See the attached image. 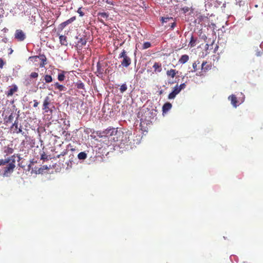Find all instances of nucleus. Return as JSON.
Listing matches in <instances>:
<instances>
[{
    "mask_svg": "<svg viewBox=\"0 0 263 263\" xmlns=\"http://www.w3.org/2000/svg\"><path fill=\"white\" fill-rule=\"evenodd\" d=\"M162 23H167L168 22H171L169 23V25L167 26V27L170 26L171 28H174V27L176 26V23L173 20L172 17H162ZM165 27H167V26H165Z\"/></svg>",
    "mask_w": 263,
    "mask_h": 263,
    "instance_id": "f8f14e48",
    "label": "nucleus"
},
{
    "mask_svg": "<svg viewBox=\"0 0 263 263\" xmlns=\"http://www.w3.org/2000/svg\"><path fill=\"white\" fill-rule=\"evenodd\" d=\"M201 72H200L199 73V74H198V73H196V75H197V76H201Z\"/></svg>",
    "mask_w": 263,
    "mask_h": 263,
    "instance_id": "de8ad7c7",
    "label": "nucleus"
},
{
    "mask_svg": "<svg viewBox=\"0 0 263 263\" xmlns=\"http://www.w3.org/2000/svg\"><path fill=\"white\" fill-rule=\"evenodd\" d=\"M71 151H74V149L73 148H71Z\"/></svg>",
    "mask_w": 263,
    "mask_h": 263,
    "instance_id": "8fccbe9b",
    "label": "nucleus"
},
{
    "mask_svg": "<svg viewBox=\"0 0 263 263\" xmlns=\"http://www.w3.org/2000/svg\"><path fill=\"white\" fill-rule=\"evenodd\" d=\"M54 85L59 91H65L67 89L65 86L60 84L58 82L55 83Z\"/></svg>",
    "mask_w": 263,
    "mask_h": 263,
    "instance_id": "4be33fe9",
    "label": "nucleus"
},
{
    "mask_svg": "<svg viewBox=\"0 0 263 263\" xmlns=\"http://www.w3.org/2000/svg\"><path fill=\"white\" fill-rule=\"evenodd\" d=\"M151 46V44L149 42H144L142 46V49H146Z\"/></svg>",
    "mask_w": 263,
    "mask_h": 263,
    "instance_id": "2f4dec72",
    "label": "nucleus"
},
{
    "mask_svg": "<svg viewBox=\"0 0 263 263\" xmlns=\"http://www.w3.org/2000/svg\"><path fill=\"white\" fill-rule=\"evenodd\" d=\"M72 162H73V161L72 160L70 159L69 160V161L66 163V164H67L66 168H71L72 166Z\"/></svg>",
    "mask_w": 263,
    "mask_h": 263,
    "instance_id": "4c0bfd02",
    "label": "nucleus"
},
{
    "mask_svg": "<svg viewBox=\"0 0 263 263\" xmlns=\"http://www.w3.org/2000/svg\"><path fill=\"white\" fill-rule=\"evenodd\" d=\"M11 161L4 167L3 173L4 176H8L10 174L13 173L15 167V155H14L11 156Z\"/></svg>",
    "mask_w": 263,
    "mask_h": 263,
    "instance_id": "f03ea898",
    "label": "nucleus"
},
{
    "mask_svg": "<svg viewBox=\"0 0 263 263\" xmlns=\"http://www.w3.org/2000/svg\"><path fill=\"white\" fill-rule=\"evenodd\" d=\"M47 158V156L45 154H43L41 156V159L44 160Z\"/></svg>",
    "mask_w": 263,
    "mask_h": 263,
    "instance_id": "49530a36",
    "label": "nucleus"
},
{
    "mask_svg": "<svg viewBox=\"0 0 263 263\" xmlns=\"http://www.w3.org/2000/svg\"><path fill=\"white\" fill-rule=\"evenodd\" d=\"M153 67L154 68V71L156 73L160 72L162 70V65L160 63L155 62Z\"/></svg>",
    "mask_w": 263,
    "mask_h": 263,
    "instance_id": "6ab92c4d",
    "label": "nucleus"
},
{
    "mask_svg": "<svg viewBox=\"0 0 263 263\" xmlns=\"http://www.w3.org/2000/svg\"><path fill=\"white\" fill-rule=\"evenodd\" d=\"M76 86L78 89H84V84L81 81L78 82L76 84Z\"/></svg>",
    "mask_w": 263,
    "mask_h": 263,
    "instance_id": "473e14b6",
    "label": "nucleus"
},
{
    "mask_svg": "<svg viewBox=\"0 0 263 263\" xmlns=\"http://www.w3.org/2000/svg\"><path fill=\"white\" fill-rule=\"evenodd\" d=\"M87 43V40L85 39V37L84 38H80L78 41V45L80 47H82L83 46H85Z\"/></svg>",
    "mask_w": 263,
    "mask_h": 263,
    "instance_id": "b1692460",
    "label": "nucleus"
},
{
    "mask_svg": "<svg viewBox=\"0 0 263 263\" xmlns=\"http://www.w3.org/2000/svg\"><path fill=\"white\" fill-rule=\"evenodd\" d=\"M19 116H17L16 120L15 121L14 123L13 124V125L12 126V128H15V129L16 130V133L17 134L21 133L22 132L21 126H20L19 128L18 127V123L17 121V119Z\"/></svg>",
    "mask_w": 263,
    "mask_h": 263,
    "instance_id": "aec40b11",
    "label": "nucleus"
},
{
    "mask_svg": "<svg viewBox=\"0 0 263 263\" xmlns=\"http://www.w3.org/2000/svg\"><path fill=\"white\" fill-rule=\"evenodd\" d=\"M51 105V100L48 96L45 97L43 105V109L45 111V112H48L49 110H50V106Z\"/></svg>",
    "mask_w": 263,
    "mask_h": 263,
    "instance_id": "6e6552de",
    "label": "nucleus"
},
{
    "mask_svg": "<svg viewBox=\"0 0 263 263\" xmlns=\"http://www.w3.org/2000/svg\"><path fill=\"white\" fill-rule=\"evenodd\" d=\"M171 107L172 104L170 103H165L162 107L163 113H166L168 110H169L171 108Z\"/></svg>",
    "mask_w": 263,
    "mask_h": 263,
    "instance_id": "5701e85b",
    "label": "nucleus"
},
{
    "mask_svg": "<svg viewBox=\"0 0 263 263\" xmlns=\"http://www.w3.org/2000/svg\"><path fill=\"white\" fill-rule=\"evenodd\" d=\"M38 105H39V102L36 100H34L33 106L34 107H36L38 106Z\"/></svg>",
    "mask_w": 263,
    "mask_h": 263,
    "instance_id": "a18cd8bd",
    "label": "nucleus"
},
{
    "mask_svg": "<svg viewBox=\"0 0 263 263\" xmlns=\"http://www.w3.org/2000/svg\"><path fill=\"white\" fill-rule=\"evenodd\" d=\"M200 64V61L197 60L193 63V70H191L192 72H196L197 70V65Z\"/></svg>",
    "mask_w": 263,
    "mask_h": 263,
    "instance_id": "cd10ccee",
    "label": "nucleus"
},
{
    "mask_svg": "<svg viewBox=\"0 0 263 263\" xmlns=\"http://www.w3.org/2000/svg\"><path fill=\"white\" fill-rule=\"evenodd\" d=\"M140 119V126L141 129L143 131H146L147 129V127L151 123V116H138Z\"/></svg>",
    "mask_w": 263,
    "mask_h": 263,
    "instance_id": "7ed1b4c3",
    "label": "nucleus"
},
{
    "mask_svg": "<svg viewBox=\"0 0 263 263\" xmlns=\"http://www.w3.org/2000/svg\"><path fill=\"white\" fill-rule=\"evenodd\" d=\"M97 71L100 74H102L104 71L103 69L101 68L99 63L97 64Z\"/></svg>",
    "mask_w": 263,
    "mask_h": 263,
    "instance_id": "c9c22d12",
    "label": "nucleus"
},
{
    "mask_svg": "<svg viewBox=\"0 0 263 263\" xmlns=\"http://www.w3.org/2000/svg\"><path fill=\"white\" fill-rule=\"evenodd\" d=\"M40 58L41 63H40V67H43L47 64V58L44 54H40L39 56H32L29 59H37Z\"/></svg>",
    "mask_w": 263,
    "mask_h": 263,
    "instance_id": "1a4fd4ad",
    "label": "nucleus"
},
{
    "mask_svg": "<svg viewBox=\"0 0 263 263\" xmlns=\"http://www.w3.org/2000/svg\"><path fill=\"white\" fill-rule=\"evenodd\" d=\"M34 163V162L32 161H30V163L27 166V168L26 169V171H30L32 169V164Z\"/></svg>",
    "mask_w": 263,
    "mask_h": 263,
    "instance_id": "ea45409f",
    "label": "nucleus"
},
{
    "mask_svg": "<svg viewBox=\"0 0 263 263\" xmlns=\"http://www.w3.org/2000/svg\"><path fill=\"white\" fill-rule=\"evenodd\" d=\"M6 64V62L3 60V59L0 58V68L2 69L4 65Z\"/></svg>",
    "mask_w": 263,
    "mask_h": 263,
    "instance_id": "58836bf2",
    "label": "nucleus"
},
{
    "mask_svg": "<svg viewBox=\"0 0 263 263\" xmlns=\"http://www.w3.org/2000/svg\"><path fill=\"white\" fill-rule=\"evenodd\" d=\"M183 1H186V0H183Z\"/></svg>",
    "mask_w": 263,
    "mask_h": 263,
    "instance_id": "3c124183",
    "label": "nucleus"
},
{
    "mask_svg": "<svg viewBox=\"0 0 263 263\" xmlns=\"http://www.w3.org/2000/svg\"><path fill=\"white\" fill-rule=\"evenodd\" d=\"M103 2H106L107 4H109V5H114V3L112 2H111V1H109L108 0H102Z\"/></svg>",
    "mask_w": 263,
    "mask_h": 263,
    "instance_id": "c03bdc74",
    "label": "nucleus"
},
{
    "mask_svg": "<svg viewBox=\"0 0 263 263\" xmlns=\"http://www.w3.org/2000/svg\"><path fill=\"white\" fill-rule=\"evenodd\" d=\"M189 60V56L187 54L182 55L179 59L178 62L179 64H184L186 63Z\"/></svg>",
    "mask_w": 263,
    "mask_h": 263,
    "instance_id": "a211bd4d",
    "label": "nucleus"
},
{
    "mask_svg": "<svg viewBox=\"0 0 263 263\" xmlns=\"http://www.w3.org/2000/svg\"><path fill=\"white\" fill-rule=\"evenodd\" d=\"M212 66L208 64L207 62H203L201 64V69L203 71L206 72L211 69Z\"/></svg>",
    "mask_w": 263,
    "mask_h": 263,
    "instance_id": "dca6fc26",
    "label": "nucleus"
},
{
    "mask_svg": "<svg viewBox=\"0 0 263 263\" xmlns=\"http://www.w3.org/2000/svg\"><path fill=\"white\" fill-rule=\"evenodd\" d=\"M44 80L46 83H49L52 81V78L50 75L46 74L44 76Z\"/></svg>",
    "mask_w": 263,
    "mask_h": 263,
    "instance_id": "c85d7f7f",
    "label": "nucleus"
},
{
    "mask_svg": "<svg viewBox=\"0 0 263 263\" xmlns=\"http://www.w3.org/2000/svg\"><path fill=\"white\" fill-rule=\"evenodd\" d=\"M118 130H118V128L110 127L106 128L105 130H104L103 134L107 137H110V140H112L111 138L113 137L116 136V135Z\"/></svg>",
    "mask_w": 263,
    "mask_h": 263,
    "instance_id": "423d86ee",
    "label": "nucleus"
},
{
    "mask_svg": "<svg viewBox=\"0 0 263 263\" xmlns=\"http://www.w3.org/2000/svg\"><path fill=\"white\" fill-rule=\"evenodd\" d=\"M15 39L18 41H23L26 38L24 32L21 29H17L14 34Z\"/></svg>",
    "mask_w": 263,
    "mask_h": 263,
    "instance_id": "0eeeda50",
    "label": "nucleus"
},
{
    "mask_svg": "<svg viewBox=\"0 0 263 263\" xmlns=\"http://www.w3.org/2000/svg\"><path fill=\"white\" fill-rule=\"evenodd\" d=\"M37 71H39V69H37ZM30 78L32 79H36L39 76L38 72H33L30 74Z\"/></svg>",
    "mask_w": 263,
    "mask_h": 263,
    "instance_id": "7c9ffc66",
    "label": "nucleus"
},
{
    "mask_svg": "<svg viewBox=\"0 0 263 263\" xmlns=\"http://www.w3.org/2000/svg\"><path fill=\"white\" fill-rule=\"evenodd\" d=\"M59 39H60V43L62 45H67V37H66V36H65V35H60Z\"/></svg>",
    "mask_w": 263,
    "mask_h": 263,
    "instance_id": "393cba45",
    "label": "nucleus"
},
{
    "mask_svg": "<svg viewBox=\"0 0 263 263\" xmlns=\"http://www.w3.org/2000/svg\"><path fill=\"white\" fill-rule=\"evenodd\" d=\"M182 11L184 13H186L188 12L190 10V8L187 7H184L181 9Z\"/></svg>",
    "mask_w": 263,
    "mask_h": 263,
    "instance_id": "37998d69",
    "label": "nucleus"
},
{
    "mask_svg": "<svg viewBox=\"0 0 263 263\" xmlns=\"http://www.w3.org/2000/svg\"><path fill=\"white\" fill-rule=\"evenodd\" d=\"M119 58L122 59V61L121 62V65L124 67H127L132 62L131 59L128 56L127 52L125 50H123L119 55Z\"/></svg>",
    "mask_w": 263,
    "mask_h": 263,
    "instance_id": "20e7f679",
    "label": "nucleus"
},
{
    "mask_svg": "<svg viewBox=\"0 0 263 263\" xmlns=\"http://www.w3.org/2000/svg\"><path fill=\"white\" fill-rule=\"evenodd\" d=\"M77 12L79 14L80 16H83L84 15V13L82 11L81 8H79L78 9Z\"/></svg>",
    "mask_w": 263,
    "mask_h": 263,
    "instance_id": "79ce46f5",
    "label": "nucleus"
},
{
    "mask_svg": "<svg viewBox=\"0 0 263 263\" xmlns=\"http://www.w3.org/2000/svg\"><path fill=\"white\" fill-rule=\"evenodd\" d=\"M132 136L131 131L127 130L123 132L120 129L117 132L116 137H113L111 139L114 141L120 142L123 143H128L130 141V137Z\"/></svg>",
    "mask_w": 263,
    "mask_h": 263,
    "instance_id": "f257e3e1",
    "label": "nucleus"
},
{
    "mask_svg": "<svg viewBox=\"0 0 263 263\" xmlns=\"http://www.w3.org/2000/svg\"><path fill=\"white\" fill-rule=\"evenodd\" d=\"M68 151L67 149H64L62 152H61L60 154L57 155L54 157L55 158H59L61 156H64L67 154Z\"/></svg>",
    "mask_w": 263,
    "mask_h": 263,
    "instance_id": "72a5a7b5",
    "label": "nucleus"
},
{
    "mask_svg": "<svg viewBox=\"0 0 263 263\" xmlns=\"http://www.w3.org/2000/svg\"><path fill=\"white\" fill-rule=\"evenodd\" d=\"M228 99L231 101V103L233 106L235 107H236L238 105V101L236 97L234 95H232L229 97Z\"/></svg>",
    "mask_w": 263,
    "mask_h": 263,
    "instance_id": "f3484780",
    "label": "nucleus"
},
{
    "mask_svg": "<svg viewBox=\"0 0 263 263\" xmlns=\"http://www.w3.org/2000/svg\"><path fill=\"white\" fill-rule=\"evenodd\" d=\"M14 150L12 148V144H11V145H8L7 146H5L4 147V153L6 154V155L12 154Z\"/></svg>",
    "mask_w": 263,
    "mask_h": 263,
    "instance_id": "4468645a",
    "label": "nucleus"
},
{
    "mask_svg": "<svg viewBox=\"0 0 263 263\" xmlns=\"http://www.w3.org/2000/svg\"><path fill=\"white\" fill-rule=\"evenodd\" d=\"M12 116H9V119L10 120L11 119V117H12Z\"/></svg>",
    "mask_w": 263,
    "mask_h": 263,
    "instance_id": "09e8293b",
    "label": "nucleus"
},
{
    "mask_svg": "<svg viewBox=\"0 0 263 263\" xmlns=\"http://www.w3.org/2000/svg\"><path fill=\"white\" fill-rule=\"evenodd\" d=\"M18 90V87L15 84L12 85L10 86V88L6 92V95L8 97L12 96L13 95L17 92Z\"/></svg>",
    "mask_w": 263,
    "mask_h": 263,
    "instance_id": "9b49d317",
    "label": "nucleus"
},
{
    "mask_svg": "<svg viewBox=\"0 0 263 263\" xmlns=\"http://www.w3.org/2000/svg\"><path fill=\"white\" fill-rule=\"evenodd\" d=\"M180 91L178 88V85H177L173 89L172 92H171L168 96L169 99H173L175 98L177 95H178Z\"/></svg>",
    "mask_w": 263,
    "mask_h": 263,
    "instance_id": "ddd939ff",
    "label": "nucleus"
},
{
    "mask_svg": "<svg viewBox=\"0 0 263 263\" xmlns=\"http://www.w3.org/2000/svg\"><path fill=\"white\" fill-rule=\"evenodd\" d=\"M65 76L64 74V71H63L62 73H59L58 76V79L60 81H63L65 80Z\"/></svg>",
    "mask_w": 263,
    "mask_h": 263,
    "instance_id": "c756f323",
    "label": "nucleus"
},
{
    "mask_svg": "<svg viewBox=\"0 0 263 263\" xmlns=\"http://www.w3.org/2000/svg\"><path fill=\"white\" fill-rule=\"evenodd\" d=\"M178 73V71H176L175 69H171L166 71V74L168 77H170L172 78H174L176 74Z\"/></svg>",
    "mask_w": 263,
    "mask_h": 263,
    "instance_id": "412c9836",
    "label": "nucleus"
},
{
    "mask_svg": "<svg viewBox=\"0 0 263 263\" xmlns=\"http://www.w3.org/2000/svg\"><path fill=\"white\" fill-rule=\"evenodd\" d=\"M195 42L196 41L194 40V37L193 36L191 38V41L190 42V46L191 47H193L195 46Z\"/></svg>",
    "mask_w": 263,
    "mask_h": 263,
    "instance_id": "e433bc0d",
    "label": "nucleus"
},
{
    "mask_svg": "<svg viewBox=\"0 0 263 263\" xmlns=\"http://www.w3.org/2000/svg\"><path fill=\"white\" fill-rule=\"evenodd\" d=\"M78 158L80 160H84L87 158V154L84 152H81L78 155Z\"/></svg>",
    "mask_w": 263,
    "mask_h": 263,
    "instance_id": "a878e982",
    "label": "nucleus"
},
{
    "mask_svg": "<svg viewBox=\"0 0 263 263\" xmlns=\"http://www.w3.org/2000/svg\"><path fill=\"white\" fill-rule=\"evenodd\" d=\"M98 20L104 24V21H107L109 17V14L106 12H99L98 13Z\"/></svg>",
    "mask_w": 263,
    "mask_h": 263,
    "instance_id": "9d476101",
    "label": "nucleus"
},
{
    "mask_svg": "<svg viewBox=\"0 0 263 263\" xmlns=\"http://www.w3.org/2000/svg\"><path fill=\"white\" fill-rule=\"evenodd\" d=\"M76 19V16H73V17H71L70 18L68 19V20L63 22L62 23H61L60 24L61 28L62 29L65 28L67 25H68V24L71 23L74 21H75Z\"/></svg>",
    "mask_w": 263,
    "mask_h": 263,
    "instance_id": "2eb2a0df",
    "label": "nucleus"
},
{
    "mask_svg": "<svg viewBox=\"0 0 263 263\" xmlns=\"http://www.w3.org/2000/svg\"><path fill=\"white\" fill-rule=\"evenodd\" d=\"M127 85H126V84H123L121 86L120 90L121 93H123L127 90Z\"/></svg>",
    "mask_w": 263,
    "mask_h": 263,
    "instance_id": "f704fd0d",
    "label": "nucleus"
},
{
    "mask_svg": "<svg viewBox=\"0 0 263 263\" xmlns=\"http://www.w3.org/2000/svg\"><path fill=\"white\" fill-rule=\"evenodd\" d=\"M185 86H186V85L184 83H182V84H180L179 86H178V88L181 91V90L182 89H183L185 88Z\"/></svg>",
    "mask_w": 263,
    "mask_h": 263,
    "instance_id": "a19ab883",
    "label": "nucleus"
},
{
    "mask_svg": "<svg viewBox=\"0 0 263 263\" xmlns=\"http://www.w3.org/2000/svg\"><path fill=\"white\" fill-rule=\"evenodd\" d=\"M142 136L141 134L134 133V135L130 137V141L128 142L132 146H136L141 143Z\"/></svg>",
    "mask_w": 263,
    "mask_h": 263,
    "instance_id": "39448f33",
    "label": "nucleus"
},
{
    "mask_svg": "<svg viewBox=\"0 0 263 263\" xmlns=\"http://www.w3.org/2000/svg\"><path fill=\"white\" fill-rule=\"evenodd\" d=\"M11 157L5 159H0V166L5 165L11 161Z\"/></svg>",
    "mask_w": 263,
    "mask_h": 263,
    "instance_id": "bb28decb",
    "label": "nucleus"
}]
</instances>
